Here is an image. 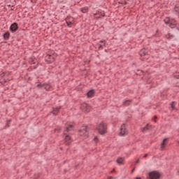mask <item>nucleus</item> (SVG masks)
<instances>
[{"instance_id": "c03bdc74", "label": "nucleus", "mask_w": 179, "mask_h": 179, "mask_svg": "<svg viewBox=\"0 0 179 179\" xmlns=\"http://www.w3.org/2000/svg\"><path fill=\"white\" fill-rule=\"evenodd\" d=\"M111 173H114V170L111 171Z\"/></svg>"}, {"instance_id": "37998d69", "label": "nucleus", "mask_w": 179, "mask_h": 179, "mask_svg": "<svg viewBox=\"0 0 179 179\" xmlns=\"http://www.w3.org/2000/svg\"><path fill=\"white\" fill-rule=\"evenodd\" d=\"M66 171H68L66 169L64 170V172L66 173Z\"/></svg>"}, {"instance_id": "c85d7f7f", "label": "nucleus", "mask_w": 179, "mask_h": 179, "mask_svg": "<svg viewBox=\"0 0 179 179\" xmlns=\"http://www.w3.org/2000/svg\"><path fill=\"white\" fill-rule=\"evenodd\" d=\"M118 3L120 4V5H128V2H127V1H118Z\"/></svg>"}, {"instance_id": "58836bf2", "label": "nucleus", "mask_w": 179, "mask_h": 179, "mask_svg": "<svg viewBox=\"0 0 179 179\" xmlns=\"http://www.w3.org/2000/svg\"><path fill=\"white\" fill-rule=\"evenodd\" d=\"M140 162V159H137V161L136 162V164H138V163H139Z\"/></svg>"}, {"instance_id": "79ce46f5", "label": "nucleus", "mask_w": 179, "mask_h": 179, "mask_svg": "<svg viewBox=\"0 0 179 179\" xmlns=\"http://www.w3.org/2000/svg\"><path fill=\"white\" fill-rule=\"evenodd\" d=\"M108 178L109 179H113V176H109Z\"/></svg>"}, {"instance_id": "4be33fe9", "label": "nucleus", "mask_w": 179, "mask_h": 179, "mask_svg": "<svg viewBox=\"0 0 179 179\" xmlns=\"http://www.w3.org/2000/svg\"><path fill=\"white\" fill-rule=\"evenodd\" d=\"M166 38L168 40H171V38H174V35H171V34H168L166 35Z\"/></svg>"}, {"instance_id": "1a4fd4ad", "label": "nucleus", "mask_w": 179, "mask_h": 179, "mask_svg": "<svg viewBox=\"0 0 179 179\" xmlns=\"http://www.w3.org/2000/svg\"><path fill=\"white\" fill-rule=\"evenodd\" d=\"M176 26H177V21L176 20V19L174 18L171 19V22L169 23V27H171V29H174Z\"/></svg>"}, {"instance_id": "9b49d317", "label": "nucleus", "mask_w": 179, "mask_h": 179, "mask_svg": "<svg viewBox=\"0 0 179 179\" xmlns=\"http://www.w3.org/2000/svg\"><path fill=\"white\" fill-rule=\"evenodd\" d=\"M94 93H95L94 90H90L87 93V97H88V99H92V97H94Z\"/></svg>"}, {"instance_id": "e433bc0d", "label": "nucleus", "mask_w": 179, "mask_h": 179, "mask_svg": "<svg viewBox=\"0 0 179 179\" xmlns=\"http://www.w3.org/2000/svg\"><path fill=\"white\" fill-rule=\"evenodd\" d=\"M143 157H144L145 159H146V157H148V154H145V155L143 156Z\"/></svg>"}, {"instance_id": "4468645a", "label": "nucleus", "mask_w": 179, "mask_h": 179, "mask_svg": "<svg viewBox=\"0 0 179 179\" xmlns=\"http://www.w3.org/2000/svg\"><path fill=\"white\" fill-rule=\"evenodd\" d=\"M124 159L122 157H119L116 160V163H117V164H119L120 166H121V164H124Z\"/></svg>"}, {"instance_id": "a211bd4d", "label": "nucleus", "mask_w": 179, "mask_h": 179, "mask_svg": "<svg viewBox=\"0 0 179 179\" xmlns=\"http://www.w3.org/2000/svg\"><path fill=\"white\" fill-rule=\"evenodd\" d=\"M80 11L83 13H87L89 12V7L87 6H85L84 8H80Z\"/></svg>"}, {"instance_id": "f8f14e48", "label": "nucleus", "mask_w": 179, "mask_h": 179, "mask_svg": "<svg viewBox=\"0 0 179 179\" xmlns=\"http://www.w3.org/2000/svg\"><path fill=\"white\" fill-rule=\"evenodd\" d=\"M10 37V33H9V31H6L3 34V40L8 41L9 40Z\"/></svg>"}, {"instance_id": "ddd939ff", "label": "nucleus", "mask_w": 179, "mask_h": 179, "mask_svg": "<svg viewBox=\"0 0 179 179\" xmlns=\"http://www.w3.org/2000/svg\"><path fill=\"white\" fill-rule=\"evenodd\" d=\"M43 89H45V90H47V92H48L52 89V86H51L50 84L44 83Z\"/></svg>"}, {"instance_id": "4c0bfd02", "label": "nucleus", "mask_w": 179, "mask_h": 179, "mask_svg": "<svg viewBox=\"0 0 179 179\" xmlns=\"http://www.w3.org/2000/svg\"><path fill=\"white\" fill-rule=\"evenodd\" d=\"M134 171H135V169H133L131 170V174L134 173Z\"/></svg>"}, {"instance_id": "473e14b6", "label": "nucleus", "mask_w": 179, "mask_h": 179, "mask_svg": "<svg viewBox=\"0 0 179 179\" xmlns=\"http://www.w3.org/2000/svg\"><path fill=\"white\" fill-rule=\"evenodd\" d=\"M94 141L97 143L99 142V138L97 137H94Z\"/></svg>"}, {"instance_id": "393cba45", "label": "nucleus", "mask_w": 179, "mask_h": 179, "mask_svg": "<svg viewBox=\"0 0 179 179\" xmlns=\"http://www.w3.org/2000/svg\"><path fill=\"white\" fill-rule=\"evenodd\" d=\"M8 76H9V73H2L1 74V78H6V77H8Z\"/></svg>"}, {"instance_id": "20e7f679", "label": "nucleus", "mask_w": 179, "mask_h": 179, "mask_svg": "<svg viewBox=\"0 0 179 179\" xmlns=\"http://www.w3.org/2000/svg\"><path fill=\"white\" fill-rule=\"evenodd\" d=\"M98 131L100 135H104L107 133V125L101 122L99 124Z\"/></svg>"}, {"instance_id": "b1692460", "label": "nucleus", "mask_w": 179, "mask_h": 179, "mask_svg": "<svg viewBox=\"0 0 179 179\" xmlns=\"http://www.w3.org/2000/svg\"><path fill=\"white\" fill-rule=\"evenodd\" d=\"M0 83H1V85H6V83H8V80L6 78H3V80H1Z\"/></svg>"}, {"instance_id": "39448f33", "label": "nucleus", "mask_w": 179, "mask_h": 179, "mask_svg": "<svg viewBox=\"0 0 179 179\" xmlns=\"http://www.w3.org/2000/svg\"><path fill=\"white\" fill-rule=\"evenodd\" d=\"M80 135L87 138L89 136V131H87V126L83 127V129L79 131Z\"/></svg>"}, {"instance_id": "aec40b11", "label": "nucleus", "mask_w": 179, "mask_h": 179, "mask_svg": "<svg viewBox=\"0 0 179 179\" xmlns=\"http://www.w3.org/2000/svg\"><path fill=\"white\" fill-rule=\"evenodd\" d=\"M66 22H73V17H71V16H69L66 18Z\"/></svg>"}, {"instance_id": "2f4dec72", "label": "nucleus", "mask_w": 179, "mask_h": 179, "mask_svg": "<svg viewBox=\"0 0 179 179\" xmlns=\"http://www.w3.org/2000/svg\"><path fill=\"white\" fill-rule=\"evenodd\" d=\"M10 121H11V120H8V121L7 122V123H6V128H9V124H10Z\"/></svg>"}, {"instance_id": "f257e3e1", "label": "nucleus", "mask_w": 179, "mask_h": 179, "mask_svg": "<svg viewBox=\"0 0 179 179\" xmlns=\"http://www.w3.org/2000/svg\"><path fill=\"white\" fill-rule=\"evenodd\" d=\"M73 129V125L69 124L66 127V130L64 131V142L66 145H69L72 142H73V140L72 139V137L68 134V132H70V131H72Z\"/></svg>"}, {"instance_id": "423d86ee", "label": "nucleus", "mask_w": 179, "mask_h": 179, "mask_svg": "<svg viewBox=\"0 0 179 179\" xmlns=\"http://www.w3.org/2000/svg\"><path fill=\"white\" fill-rule=\"evenodd\" d=\"M19 30V24L17 22H13L10 27L11 33H16Z\"/></svg>"}, {"instance_id": "dca6fc26", "label": "nucleus", "mask_w": 179, "mask_h": 179, "mask_svg": "<svg viewBox=\"0 0 179 179\" xmlns=\"http://www.w3.org/2000/svg\"><path fill=\"white\" fill-rule=\"evenodd\" d=\"M59 110H61V107L53 108L52 112L53 115H57L58 113H59Z\"/></svg>"}, {"instance_id": "a878e982", "label": "nucleus", "mask_w": 179, "mask_h": 179, "mask_svg": "<svg viewBox=\"0 0 179 179\" xmlns=\"http://www.w3.org/2000/svg\"><path fill=\"white\" fill-rule=\"evenodd\" d=\"M36 87H38V89H42V87L44 88V83L42 84V83H39L36 85Z\"/></svg>"}, {"instance_id": "cd10ccee", "label": "nucleus", "mask_w": 179, "mask_h": 179, "mask_svg": "<svg viewBox=\"0 0 179 179\" xmlns=\"http://www.w3.org/2000/svg\"><path fill=\"white\" fill-rule=\"evenodd\" d=\"M66 23L68 27H72V25L73 24V22H69H69H66Z\"/></svg>"}, {"instance_id": "412c9836", "label": "nucleus", "mask_w": 179, "mask_h": 179, "mask_svg": "<svg viewBox=\"0 0 179 179\" xmlns=\"http://www.w3.org/2000/svg\"><path fill=\"white\" fill-rule=\"evenodd\" d=\"M176 104H177V102H176V101L171 102V106L172 110H176Z\"/></svg>"}, {"instance_id": "f704fd0d", "label": "nucleus", "mask_w": 179, "mask_h": 179, "mask_svg": "<svg viewBox=\"0 0 179 179\" xmlns=\"http://www.w3.org/2000/svg\"><path fill=\"white\" fill-rule=\"evenodd\" d=\"M101 48H103V45H99V49L100 50Z\"/></svg>"}, {"instance_id": "49530a36", "label": "nucleus", "mask_w": 179, "mask_h": 179, "mask_svg": "<svg viewBox=\"0 0 179 179\" xmlns=\"http://www.w3.org/2000/svg\"><path fill=\"white\" fill-rule=\"evenodd\" d=\"M178 173H179V171H178Z\"/></svg>"}, {"instance_id": "9d476101", "label": "nucleus", "mask_w": 179, "mask_h": 179, "mask_svg": "<svg viewBox=\"0 0 179 179\" xmlns=\"http://www.w3.org/2000/svg\"><path fill=\"white\" fill-rule=\"evenodd\" d=\"M167 143H169V138H164L162 141V143H161V149L162 150H164V148H166V145H167Z\"/></svg>"}, {"instance_id": "a19ab883", "label": "nucleus", "mask_w": 179, "mask_h": 179, "mask_svg": "<svg viewBox=\"0 0 179 179\" xmlns=\"http://www.w3.org/2000/svg\"><path fill=\"white\" fill-rule=\"evenodd\" d=\"M176 79H179V76H176Z\"/></svg>"}, {"instance_id": "6e6552de", "label": "nucleus", "mask_w": 179, "mask_h": 179, "mask_svg": "<svg viewBox=\"0 0 179 179\" xmlns=\"http://www.w3.org/2000/svg\"><path fill=\"white\" fill-rule=\"evenodd\" d=\"M80 108L84 113H90L91 108L90 106L87 103H83Z\"/></svg>"}, {"instance_id": "bb28decb", "label": "nucleus", "mask_w": 179, "mask_h": 179, "mask_svg": "<svg viewBox=\"0 0 179 179\" xmlns=\"http://www.w3.org/2000/svg\"><path fill=\"white\" fill-rule=\"evenodd\" d=\"M62 129L61 127H57L56 129H55V132H57V134L61 133Z\"/></svg>"}, {"instance_id": "2eb2a0df", "label": "nucleus", "mask_w": 179, "mask_h": 179, "mask_svg": "<svg viewBox=\"0 0 179 179\" xmlns=\"http://www.w3.org/2000/svg\"><path fill=\"white\" fill-rule=\"evenodd\" d=\"M131 101L132 100L131 99L126 100L123 102V106H124V107H128L129 106H131Z\"/></svg>"}, {"instance_id": "0eeeda50", "label": "nucleus", "mask_w": 179, "mask_h": 179, "mask_svg": "<svg viewBox=\"0 0 179 179\" xmlns=\"http://www.w3.org/2000/svg\"><path fill=\"white\" fill-rule=\"evenodd\" d=\"M126 125L127 124H123L121 126L120 132V136H124V135H128V130L127 129Z\"/></svg>"}, {"instance_id": "5701e85b", "label": "nucleus", "mask_w": 179, "mask_h": 179, "mask_svg": "<svg viewBox=\"0 0 179 179\" xmlns=\"http://www.w3.org/2000/svg\"><path fill=\"white\" fill-rule=\"evenodd\" d=\"M141 57H145V55H148V53L146 52H143V50H141L140 52Z\"/></svg>"}, {"instance_id": "f3484780", "label": "nucleus", "mask_w": 179, "mask_h": 179, "mask_svg": "<svg viewBox=\"0 0 179 179\" xmlns=\"http://www.w3.org/2000/svg\"><path fill=\"white\" fill-rule=\"evenodd\" d=\"M150 129H152V126L147 124L145 127L143 128V132H148V131H150Z\"/></svg>"}, {"instance_id": "72a5a7b5", "label": "nucleus", "mask_w": 179, "mask_h": 179, "mask_svg": "<svg viewBox=\"0 0 179 179\" xmlns=\"http://www.w3.org/2000/svg\"><path fill=\"white\" fill-rule=\"evenodd\" d=\"M176 87H179V83H178V82L176 83Z\"/></svg>"}, {"instance_id": "ea45409f", "label": "nucleus", "mask_w": 179, "mask_h": 179, "mask_svg": "<svg viewBox=\"0 0 179 179\" xmlns=\"http://www.w3.org/2000/svg\"><path fill=\"white\" fill-rule=\"evenodd\" d=\"M136 179H142L141 177H136Z\"/></svg>"}, {"instance_id": "c9c22d12", "label": "nucleus", "mask_w": 179, "mask_h": 179, "mask_svg": "<svg viewBox=\"0 0 179 179\" xmlns=\"http://www.w3.org/2000/svg\"><path fill=\"white\" fill-rule=\"evenodd\" d=\"M99 43H104L106 44V41H100Z\"/></svg>"}, {"instance_id": "7c9ffc66", "label": "nucleus", "mask_w": 179, "mask_h": 179, "mask_svg": "<svg viewBox=\"0 0 179 179\" xmlns=\"http://www.w3.org/2000/svg\"><path fill=\"white\" fill-rule=\"evenodd\" d=\"M99 15H100L101 16H102L103 17H104V16H106V13H104V11H101V12L99 13Z\"/></svg>"}, {"instance_id": "7ed1b4c3", "label": "nucleus", "mask_w": 179, "mask_h": 179, "mask_svg": "<svg viewBox=\"0 0 179 179\" xmlns=\"http://www.w3.org/2000/svg\"><path fill=\"white\" fill-rule=\"evenodd\" d=\"M55 58H57V53L54 52L52 55H47L45 57V61L47 64H52L55 62Z\"/></svg>"}, {"instance_id": "f03ea898", "label": "nucleus", "mask_w": 179, "mask_h": 179, "mask_svg": "<svg viewBox=\"0 0 179 179\" xmlns=\"http://www.w3.org/2000/svg\"><path fill=\"white\" fill-rule=\"evenodd\" d=\"M148 179H161L162 173L159 171H152L148 173Z\"/></svg>"}, {"instance_id": "6ab92c4d", "label": "nucleus", "mask_w": 179, "mask_h": 179, "mask_svg": "<svg viewBox=\"0 0 179 179\" xmlns=\"http://www.w3.org/2000/svg\"><path fill=\"white\" fill-rule=\"evenodd\" d=\"M164 22L165 24H169L170 25V22H171V19H170V17H166L164 20Z\"/></svg>"}, {"instance_id": "a18cd8bd", "label": "nucleus", "mask_w": 179, "mask_h": 179, "mask_svg": "<svg viewBox=\"0 0 179 179\" xmlns=\"http://www.w3.org/2000/svg\"><path fill=\"white\" fill-rule=\"evenodd\" d=\"M10 10H13V8H11Z\"/></svg>"}, {"instance_id": "c756f323", "label": "nucleus", "mask_w": 179, "mask_h": 179, "mask_svg": "<svg viewBox=\"0 0 179 179\" xmlns=\"http://www.w3.org/2000/svg\"><path fill=\"white\" fill-rule=\"evenodd\" d=\"M174 10L176 13H179V6H175Z\"/></svg>"}]
</instances>
